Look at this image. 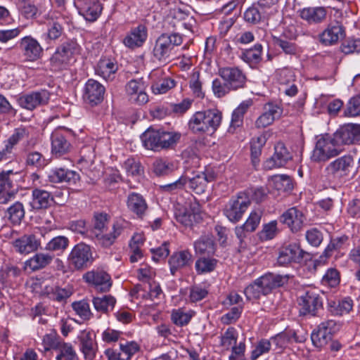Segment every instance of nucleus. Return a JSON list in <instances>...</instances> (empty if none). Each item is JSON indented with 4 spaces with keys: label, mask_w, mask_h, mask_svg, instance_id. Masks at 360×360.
<instances>
[{
    "label": "nucleus",
    "mask_w": 360,
    "mask_h": 360,
    "mask_svg": "<svg viewBox=\"0 0 360 360\" xmlns=\"http://www.w3.org/2000/svg\"><path fill=\"white\" fill-rule=\"evenodd\" d=\"M342 151V149L338 146L333 137L320 136L317 138L310 159L314 162H326L339 155Z\"/></svg>",
    "instance_id": "nucleus-4"
},
{
    "label": "nucleus",
    "mask_w": 360,
    "mask_h": 360,
    "mask_svg": "<svg viewBox=\"0 0 360 360\" xmlns=\"http://www.w3.org/2000/svg\"><path fill=\"white\" fill-rule=\"evenodd\" d=\"M218 260L213 257L202 256L196 259L195 269L199 275L207 274L214 271L217 266Z\"/></svg>",
    "instance_id": "nucleus-45"
},
{
    "label": "nucleus",
    "mask_w": 360,
    "mask_h": 360,
    "mask_svg": "<svg viewBox=\"0 0 360 360\" xmlns=\"http://www.w3.org/2000/svg\"><path fill=\"white\" fill-rule=\"evenodd\" d=\"M148 38V30L143 25L131 29L123 39L125 46L131 49L141 47Z\"/></svg>",
    "instance_id": "nucleus-26"
},
{
    "label": "nucleus",
    "mask_w": 360,
    "mask_h": 360,
    "mask_svg": "<svg viewBox=\"0 0 360 360\" xmlns=\"http://www.w3.org/2000/svg\"><path fill=\"white\" fill-rule=\"evenodd\" d=\"M17 4L20 15L27 20L34 19L41 14L34 2L17 3Z\"/></svg>",
    "instance_id": "nucleus-54"
},
{
    "label": "nucleus",
    "mask_w": 360,
    "mask_h": 360,
    "mask_svg": "<svg viewBox=\"0 0 360 360\" xmlns=\"http://www.w3.org/2000/svg\"><path fill=\"white\" fill-rule=\"evenodd\" d=\"M227 82L219 79H214L212 81V89L214 95L217 98H222L226 96L231 91H233Z\"/></svg>",
    "instance_id": "nucleus-64"
},
{
    "label": "nucleus",
    "mask_w": 360,
    "mask_h": 360,
    "mask_svg": "<svg viewBox=\"0 0 360 360\" xmlns=\"http://www.w3.org/2000/svg\"><path fill=\"white\" fill-rule=\"evenodd\" d=\"M69 264L76 269L86 268L93 262L89 245L80 243L74 246L68 258Z\"/></svg>",
    "instance_id": "nucleus-8"
},
{
    "label": "nucleus",
    "mask_w": 360,
    "mask_h": 360,
    "mask_svg": "<svg viewBox=\"0 0 360 360\" xmlns=\"http://www.w3.org/2000/svg\"><path fill=\"white\" fill-rule=\"evenodd\" d=\"M238 338V333L236 330L233 328H229L221 336L220 344L226 349H229L236 345Z\"/></svg>",
    "instance_id": "nucleus-62"
},
{
    "label": "nucleus",
    "mask_w": 360,
    "mask_h": 360,
    "mask_svg": "<svg viewBox=\"0 0 360 360\" xmlns=\"http://www.w3.org/2000/svg\"><path fill=\"white\" fill-rule=\"evenodd\" d=\"M72 307L76 314L84 321L90 319L92 316L89 304L85 300L73 302L72 304Z\"/></svg>",
    "instance_id": "nucleus-60"
},
{
    "label": "nucleus",
    "mask_w": 360,
    "mask_h": 360,
    "mask_svg": "<svg viewBox=\"0 0 360 360\" xmlns=\"http://www.w3.org/2000/svg\"><path fill=\"white\" fill-rule=\"evenodd\" d=\"M115 302V299L111 295H103L93 299L95 309L102 313H108L109 311L112 310Z\"/></svg>",
    "instance_id": "nucleus-48"
},
{
    "label": "nucleus",
    "mask_w": 360,
    "mask_h": 360,
    "mask_svg": "<svg viewBox=\"0 0 360 360\" xmlns=\"http://www.w3.org/2000/svg\"><path fill=\"white\" fill-rule=\"evenodd\" d=\"M215 176L212 172H200L192 178H188V187L196 194L203 193L209 182L214 180Z\"/></svg>",
    "instance_id": "nucleus-32"
},
{
    "label": "nucleus",
    "mask_w": 360,
    "mask_h": 360,
    "mask_svg": "<svg viewBox=\"0 0 360 360\" xmlns=\"http://www.w3.org/2000/svg\"><path fill=\"white\" fill-rule=\"evenodd\" d=\"M262 46L256 44L252 48L246 49L241 54V59L249 64L259 63L262 58Z\"/></svg>",
    "instance_id": "nucleus-51"
},
{
    "label": "nucleus",
    "mask_w": 360,
    "mask_h": 360,
    "mask_svg": "<svg viewBox=\"0 0 360 360\" xmlns=\"http://www.w3.org/2000/svg\"><path fill=\"white\" fill-rule=\"evenodd\" d=\"M270 184L279 191H290L293 188L291 178L285 174L274 175L270 179Z\"/></svg>",
    "instance_id": "nucleus-49"
},
{
    "label": "nucleus",
    "mask_w": 360,
    "mask_h": 360,
    "mask_svg": "<svg viewBox=\"0 0 360 360\" xmlns=\"http://www.w3.org/2000/svg\"><path fill=\"white\" fill-rule=\"evenodd\" d=\"M195 315V312L192 309H186L185 308L174 309L171 311V321L175 326L184 327L190 323Z\"/></svg>",
    "instance_id": "nucleus-42"
},
{
    "label": "nucleus",
    "mask_w": 360,
    "mask_h": 360,
    "mask_svg": "<svg viewBox=\"0 0 360 360\" xmlns=\"http://www.w3.org/2000/svg\"><path fill=\"white\" fill-rule=\"evenodd\" d=\"M80 350L86 360H93L96 357L97 346L90 333H83L80 338Z\"/></svg>",
    "instance_id": "nucleus-41"
},
{
    "label": "nucleus",
    "mask_w": 360,
    "mask_h": 360,
    "mask_svg": "<svg viewBox=\"0 0 360 360\" xmlns=\"http://www.w3.org/2000/svg\"><path fill=\"white\" fill-rule=\"evenodd\" d=\"M282 112L280 107L271 103L264 106V112L257 119L255 126L257 128H265L271 125L274 121L278 118Z\"/></svg>",
    "instance_id": "nucleus-33"
},
{
    "label": "nucleus",
    "mask_w": 360,
    "mask_h": 360,
    "mask_svg": "<svg viewBox=\"0 0 360 360\" xmlns=\"http://www.w3.org/2000/svg\"><path fill=\"white\" fill-rule=\"evenodd\" d=\"M74 5L79 14L89 22L96 20L102 11V6L98 0H74Z\"/></svg>",
    "instance_id": "nucleus-14"
},
{
    "label": "nucleus",
    "mask_w": 360,
    "mask_h": 360,
    "mask_svg": "<svg viewBox=\"0 0 360 360\" xmlns=\"http://www.w3.org/2000/svg\"><path fill=\"white\" fill-rule=\"evenodd\" d=\"M127 207L129 211L138 219H143L148 210V205L145 198L142 195L135 192L128 195Z\"/></svg>",
    "instance_id": "nucleus-31"
},
{
    "label": "nucleus",
    "mask_w": 360,
    "mask_h": 360,
    "mask_svg": "<svg viewBox=\"0 0 360 360\" xmlns=\"http://www.w3.org/2000/svg\"><path fill=\"white\" fill-rule=\"evenodd\" d=\"M278 233L277 221L274 220L262 226V230L258 233V237L262 241L273 239Z\"/></svg>",
    "instance_id": "nucleus-56"
},
{
    "label": "nucleus",
    "mask_w": 360,
    "mask_h": 360,
    "mask_svg": "<svg viewBox=\"0 0 360 360\" xmlns=\"http://www.w3.org/2000/svg\"><path fill=\"white\" fill-rule=\"evenodd\" d=\"M19 46L26 60L30 62L39 59L44 51L39 42L30 35L22 37Z\"/></svg>",
    "instance_id": "nucleus-16"
},
{
    "label": "nucleus",
    "mask_w": 360,
    "mask_h": 360,
    "mask_svg": "<svg viewBox=\"0 0 360 360\" xmlns=\"http://www.w3.org/2000/svg\"><path fill=\"white\" fill-rule=\"evenodd\" d=\"M64 32L62 25L58 21H50L47 24V30L43 34L42 38L44 41L49 44L58 39Z\"/></svg>",
    "instance_id": "nucleus-47"
},
{
    "label": "nucleus",
    "mask_w": 360,
    "mask_h": 360,
    "mask_svg": "<svg viewBox=\"0 0 360 360\" xmlns=\"http://www.w3.org/2000/svg\"><path fill=\"white\" fill-rule=\"evenodd\" d=\"M252 103L250 100L244 101L233 111L229 132L234 133L237 128L243 125L244 115Z\"/></svg>",
    "instance_id": "nucleus-39"
},
{
    "label": "nucleus",
    "mask_w": 360,
    "mask_h": 360,
    "mask_svg": "<svg viewBox=\"0 0 360 360\" xmlns=\"http://www.w3.org/2000/svg\"><path fill=\"white\" fill-rule=\"evenodd\" d=\"M53 259V256L49 253H37L25 262V269L36 271L49 266Z\"/></svg>",
    "instance_id": "nucleus-38"
},
{
    "label": "nucleus",
    "mask_w": 360,
    "mask_h": 360,
    "mask_svg": "<svg viewBox=\"0 0 360 360\" xmlns=\"http://www.w3.org/2000/svg\"><path fill=\"white\" fill-rule=\"evenodd\" d=\"M311 339L315 347L321 348L331 340L332 336L318 326L317 328L311 333Z\"/></svg>",
    "instance_id": "nucleus-53"
},
{
    "label": "nucleus",
    "mask_w": 360,
    "mask_h": 360,
    "mask_svg": "<svg viewBox=\"0 0 360 360\" xmlns=\"http://www.w3.org/2000/svg\"><path fill=\"white\" fill-rule=\"evenodd\" d=\"M219 75L227 85L236 91L245 86L246 77L243 72L236 67H225L219 70Z\"/></svg>",
    "instance_id": "nucleus-17"
},
{
    "label": "nucleus",
    "mask_w": 360,
    "mask_h": 360,
    "mask_svg": "<svg viewBox=\"0 0 360 360\" xmlns=\"http://www.w3.org/2000/svg\"><path fill=\"white\" fill-rule=\"evenodd\" d=\"M300 18L309 24H317L323 21L326 17V10L323 7H306L300 11Z\"/></svg>",
    "instance_id": "nucleus-37"
},
{
    "label": "nucleus",
    "mask_w": 360,
    "mask_h": 360,
    "mask_svg": "<svg viewBox=\"0 0 360 360\" xmlns=\"http://www.w3.org/2000/svg\"><path fill=\"white\" fill-rule=\"evenodd\" d=\"M196 254L213 255L215 252V243L212 236H204L194 243Z\"/></svg>",
    "instance_id": "nucleus-44"
},
{
    "label": "nucleus",
    "mask_w": 360,
    "mask_h": 360,
    "mask_svg": "<svg viewBox=\"0 0 360 360\" xmlns=\"http://www.w3.org/2000/svg\"><path fill=\"white\" fill-rule=\"evenodd\" d=\"M302 250L297 243H291L283 247L277 259L280 265L284 266L302 258Z\"/></svg>",
    "instance_id": "nucleus-35"
},
{
    "label": "nucleus",
    "mask_w": 360,
    "mask_h": 360,
    "mask_svg": "<svg viewBox=\"0 0 360 360\" xmlns=\"http://www.w3.org/2000/svg\"><path fill=\"white\" fill-rule=\"evenodd\" d=\"M290 276L288 274H278L268 272L259 278L258 281L263 287L264 294H269L273 290L282 287L288 282Z\"/></svg>",
    "instance_id": "nucleus-24"
},
{
    "label": "nucleus",
    "mask_w": 360,
    "mask_h": 360,
    "mask_svg": "<svg viewBox=\"0 0 360 360\" xmlns=\"http://www.w3.org/2000/svg\"><path fill=\"white\" fill-rule=\"evenodd\" d=\"M291 159L292 155L285 146L283 143H278L275 146L274 155L265 162L264 167L268 169L283 167Z\"/></svg>",
    "instance_id": "nucleus-28"
},
{
    "label": "nucleus",
    "mask_w": 360,
    "mask_h": 360,
    "mask_svg": "<svg viewBox=\"0 0 360 360\" xmlns=\"http://www.w3.org/2000/svg\"><path fill=\"white\" fill-rule=\"evenodd\" d=\"M6 216L13 224H19L25 217V209L22 203L17 201L8 207Z\"/></svg>",
    "instance_id": "nucleus-50"
},
{
    "label": "nucleus",
    "mask_w": 360,
    "mask_h": 360,
    "mask_svg": "<svg viewBox=\"0 0 360 360\" xmlns=\"http://www.w3.org/2000/svg\"><path fill=\"white\" fill-rule=\"evenodd\" d=\"M151 90L154 94H163L176 86V82L165 75L162 69H155L149 74Z\"/></svg>",
    "instance_id": "nucleus-13"
},
{
    "label": "nucleus",
    "mask_w": 360,
    "mask_h": 360,
    "mask_svg": "<svg viewBox=\"0 0 360 360\" xmlns=\"http://www.w3.org/2000/svg\"><path fill=\"white\" fill-rule=\"evenodd\" d=\"M120 350L129 360L141 350V345L136 341H125L120 343Z\"/></svg>",
    "instance_id": "nucleus-63"
},
{
    "label": "nucleus",
    "mask_w": 360,
    "mask_h": 360,
    "mask_svg": "<svg viewBox=\"0 0 360 360\" xmlns=\"http://www.w3.org/2000/svg\"><path fill=\"white\" fill-rule=\"evenodd\" d=\"M345 36V29L339 22L329 24L327 27L319 34V40L325 46L335 44L339 39Z\"/></svg>",
    "instance_id": "nucleus-21"
},
{
    "label": "nucleus",
    "mask_w": 360,
    "mask_h": 360,
    "mask_svg": "<svg viewBox=\"0 0 360 360\" xmlns=\"http://www.w3.org/2000/svg\"><path fill=\"white\" fill-rule=\"evenodd\" d=\"M122 168L125 170L127 174L131 176H139L143 171L140 162L136 160L134 158H127L123 162Z\"/></svg>",
    "instance_id": "nucleus-58"
},
{
    "label": "nucleus",
    "mask_w": 360,
    "mask_h": 360,
    "mask_svg": "<svg viewBox=\"0 0 360 360\" xmlns=\"http://www.w3.org/2000/svg\"><path fill=\"white\" fill-rule=\"evenodd\" d=\"M304 340V336H298L296 331L291 329L285 330L270 338L271 344L274 345L275 349L278 350V352H283L293 342H302Z\"/></svg>",
    "instance_id": "nucleus-22"
},
{
    "label": "nucleus",
    "mask_w": 360,
    "mask_h": 360,
    "mask_svg": "<svg viewBox=\"0 0 360 360\" xmlns=\"http://www.w3.org/2000/svg\"><path fill=\"white\" fill-rule=\"evenodd\" d=\"M153 171L156 176H166L174 171V166L171 162L158 159L153 164Z\"/></svg>",
    "instance_id": "nucleus-57"
},
{
    "label": "nucleus",
    "mask_w": 360,
    "mask_h": 360,
    "mask_svg": "<svg viewBox=\"0 0 360 360\" xmlns=\"http://www.w3.org/2000/svg\"><path fill=\"white\" fill-rule=\"evenodd\" d=\"M266 134H262L252 139L250 141L251 158L252 164L256 167L259 162V156L262 154V149L266 142Z\"/></svg>",
    "instance_id": "nucleus-46"
},
{
    "label": "nucleus",
    "mask_w": 360,
    "mask_h": 360,
    "mask_svg": "<svg viewBox=\"0 0 360 360\" xmlns=\"http://www.w3.org/2000/svg\"><path fill=\"white\" fill-rule=\"evenodd\" d=\"M15 250L20 255H28L37 251L41 242L34 234H25L13 242Z\"/></svg>",
    "instance_id": "nucleus-23"
},
{
    "label": "nucleus",
    "mask_w": 360,
    "mask_h": 360,
    "mask_svg": "<svg viewBox=\"0 0 360 360\" xmlns=\"http://www.w3.org/2000/svg\"><path fill=\"white\" fill-rule=\"evenodd\" d=\"M80 46L75 41H68L58 46L51 58V63L56 68H63L79 53Z\"/></svg>",
    "instance_id": "nucleus-6"
},
{
    "label": "nucleus",
    "mask_w": 360,
    "mask_h": 360,
    "mask_svg": "<svg viewBox=\"0 0 360 360\" xmlns=\"http://www.w3.org/2000/svg\"><path fill=\"white\" fill-rule=\"evenodd\" d=\"M299 313L301 316H315L323 307V300L316 288L306 290L298 300Z\"/></svg>",
    "instance_id": "nucleus-5"
},
{
    "label": "nucleus",
    "mask_w": 360,
    "mask_h": 360,
    "mask_svg": "<svg viewBox=\"0 0 360 360\" xmlns=\"http://www.w3.org/2000/svg\"><path fill=\"white\" fill-rule=\"evenodd\" d=\"M122 226L119 223H115L112 226V231L108 234H103V232L95 233V239L96 242L102 246L108 247L113 244L115 239L121 234Z\"/></svg>",
    "instance_id": "nucleus-43"
},
{
    "label": "nucleus",
    "mask_w": 360,
    "mask_h": 360,
    "mask_svg": "<svg viewBox=\"0 0 360 360\" xmlns=\"http://www.w3.org/2000/svg\"><path fill=\"white\" fill-rule=\"evenodd\" d=\"M183 42L181 35L177 33L162 34L155 41L152 50L153 58L159 62H166L175 46H180Z\"/></svg>",
    "instance_id": "nucleus-3"
},
{
    "label": "nucleus",
    "mask_w": 360,
    "mask_h": 360,
    "mask_svg": "<svg viewBox=\"0 0 360 360\" xmlns=\"http://www.w3.org/2000/svg\"><path fill=\"white\" fill-rule=\"evenodd\" d=\"M353 162V158L349 155L337 158L326 167L328 177L330 180L335 181L347 176Z\"/></svg>",
    "instance_id": "nucleus-10"
},
{
    "label": "nucleus",
    "mask_w": 360,
    "mask_h": 360,
    "mask_svg": "<svg viewBox=\"0 0 360 360\" xmlns=\"http://www.w3.org/2000/svg\"><path fill=\"white\" fill-rule=\"evenodd\" d=\"M44 291L50 299L58 302L63 301L71 295V292L69 290L58 287H46Z\"/></svg>",
    "instance_id": "nucleus-61"
},
{
    "label": "nucleus",
    "mask_w": 360,
    "mask_h": 360,
    "mask_svg": "<svg viewBox=\"0 0 360 360\" xmlns=\"http://www.w3.org/2000/svg\"><path fill=\"white\" fill-rule=\"evenodd\" d=\"M353 300L346 297L335 300L329 298L327 300V308L330 313L334 316H343L349 314L353 308Z\"/></svg>",
    "instance_id": "nucleus-34"
},
{
    "label": "nucleus",
    "mask_w": 360,
    "mask_h": 360,
    "mask_svg": "<svg viewBox=\"0 0 360 360\" xmlns=\"http://www.w3.org/2000/svg\"><path fill=\"white\" fill-rule=\"evenodd\" d=\"M192 262L193 255L188 250L174 252L168 260L170 273L175 276L183 269L190 267Z\"/></svg>",
    "instance_id": "nucleus-19"
},
{
    "label": "nucleus",
    "mask_w": 360,
    "mask_h": 360,
    "mask_svg": "<svg viewBox=\"0 0 360 360\" xmlns=\"http://www.w3.org/2000/svg\"><path fill=\"white\" fill-rule=\"evenodd\" d=\"M43 340L46 345L57 352L56 360H79L71 343L53 340L50 335H45Z\"/></svg>",
    "instance_id": "nucleus-12"
},
{
    "label": "nucleus",
    "mask_w": 360,
    "mask_h": 360,
    "mask_svg": "<svg viewBox=\"0 0 360 360\" xmlns=\"http://www.w3.org/2000/svg\"><path fill=\"white\" fill-rule=\"evenodd\" d=\"M181 134L164 130L148 129L142 134L143 146L148 150L160 151L174 146L180 139Z\"/></svg>",
    "instance_id": "nucleus-2"
},
{
    "label": "nucleus",
    "mask_w": 360,
    "mask_h": 360,
    "mask_svg": "<svg viewBox=\"0 0 360 360\" xmlns=\"http://www.w3.org/2000/svg\"><path fill=\"white\" fill-rule=\"evenodd\" d=\"M51 153L56 157L67 154L70 149V143L67 140L65 131L62 129L54 130L51 135Z\"/></svg>",
    "instance_id": "nucleus-30"
},
{
    "label": "nucleus",
    "mask_w": 360,
    "mask_h": 360,
    "mask_svg": "<svg viewBox=\"0 0 360 360\" xmlns=\"http://www.w3.org/2000/svg\"><path fill=\"white\" fill-rule=\"evenodd\" d=\"M86 282L92 284L101 292H105L111 287L110 276L101 270H93L86 273L84 276Z\"/></svg>",
    "instance_id": "nucleus-29"
},
{
    "label": "nucleus",
    "mask_w": 360,
    "mask_h": 360,
    "mask_svg": "<svg viewBox=\"0 0 360 360\" xmlns=\"http://www.w3.org/2000/svg\"><path fill=\"white\" fill-rule=\"evenodd\" d=\"M187 182L188 177L182 175L176 181L172 183L160 186V188L165 193H176L184 188Z\"/></svg>",
    "instance_id": "nucleus-59"
},
{
    "label": "nucleus",
    "mask_w": 360,
    "mask_h": 360,
    "mask_svg": "<svg viewBox=\"0 0 360 360\" xmlns=\"http://www.w3.org/2000/svg\"><path fill=\"white\" fill-rule=\"evenodd\" d=\"M49 181L51 183H68L76 184L80 179L79 174L72 170L62 167H54L50 169L48 173Z\"/></svg>",
    "instance_id": "nucleus-27"
},
{
    "label": "nucleus",
    "mask_w": 360,
    "mask_h": 360,
    "mask_svg": "<svg viewBox=\"0 0 360 360\" xmlns=\"http://www.w3.org/2000/svg\"><path fill=\"white\" fill-rule=\"evenodd\" d=\"M333 139L338 147L360 141V124H347L340 127L333 134Z\"/></svg>",
    "instance_id": "nucleus-11"
},
{
    "label": "nucleus",
    "mask_w": 360,
    "mask_h": 360,
    "mask_svg": "<svg viewBox=\"0 0 360 360\" xmlns=\"http://www.w3.org/2000/svg\"><path fill=\"white\" fill-rule=\"evenodd\" d=\"M26 141L27 146H33L37 141V131L32 126L16 128L13 134L6 141L12 148L20 141Z\"/></svg>",
    "instance_id": "nucleus-18"
},
{
    "label": "nucleus",
    "mask_w": 360,
    "mask_h": 360,
    "mask_svg": "<svg viewBox=\"0 0 360 360\" xmlns=\"http://www.w3.org/2000/svg\"><path fill=\"white\" fill-rule=\"evenodd\" d=\"M51 93L44 89L22 94L18 98L19 105L28 110L48 104Z\"/></svg>",
    "instance_id": "nucleus-9"
},
{
    "label": "nucleus",
    "mask_w": 360,
    "mask_h": 360,
    "mask_svg": "<svg viewBox=\"0 0 360 360\" xmlns=\"http://www.w3.org/2000/svg\"><path fill=\"white\" fill-rule=\"evenodd\" d=\"M250 205L248 196L240 193L236 198H231L225 205L224 214L233 223L240 221Z\"/></svg>",
    "instance_id": "nucleus-7"
},
{
    "label": "nucleus",
    "mask_w": 360,
    "mask_h": 360,
    "mask_svg": "<svg viewBox=\"0 0 360 360\" xmlns=\"http://www.w3.org/2000/svg\"><path fill=\"white\" fill-rule=\"evenodd\" d=\"M126 93L130 102L143 105L148 101L146 86L142 79H131L126 85Z\"/></svg>",
    "instance_id": "nucleus-15"
},
{
    "label": "nucleus",
    "mask_w": 360,
    "mask_h": 360,
    "mask_svg": "<svg viewBox=\"0 0 360 360\" xmlns=\"http://www.w3.org/2000/svg\"><path fill=\"white\" fill-rule=\"evenodd\" d=\"M244 294L248 300H257L261 295H266L258 278L245 288Z\"/></svg>",
    "instance_id": "nucleus-55"
},
{
    "label": "nucleus",
    "mask_w": 360,
    "mask_h": 360,
    "mask_svg": "<svg viewBox=\"0 0 360 360\" xmlns=\"http://www.w3.org/2000/svg\"><path fill=\"white\" fill-rule=\"evenodd\" d=\"M222 120V114L217 109L195 112L188 121L190 130L196 134L214 132Z\"/></svg>",
    "instance_id": "nucleus-1"
},
{
    "label": "nucleus",
    "mask_w": 360,
    "mask_h": 360,
    "mask_svg": "<svg viewBox=\"0 0 360 360\" xmlns=\"http://www.w3.org/2000/svg\"><path fill=\"white\" fill-rule=\"evenodd\" d=\"M69 239L63 236H58L51 239L45 246V250L49 252H64L69 245Z\"/></svg>",
    "instance_id": "nucleus-52"
},
{
    "label": "nucleus",
    "mask_w": 360,
    "mask_h": 360,
    "mask_svg": "<svg viewBox=\"0 0 360 360\" xmlns=\"http://www.w3.org/2000/svg\"><path fill=\"white\" fill-rule=\"evenodd\" d=\"M118 65L116 62L110 58H101L99 60L96 73L105 80H112L115 78Z\"/></svg>",
    "instance_id": "nucleus-36"
},
{
    "label": "nucleus",
    "mask_w": 360,
    "mask_h": 360,
    "mask_svg": "<svg viewBox=\"0 0 360 360\" xmlns=\"http://www.w3.org/2000/svg\"><path fill=\"white\" fill-rule=\"evenodd\" d=\"M304 220L305 217L302 212L295 207L289 208L280 217V221L293 233L298 232L302 229Z\"/></svg>",
    "instance_id": "nucleus-20"
},
{
    "label": "nucleus",
    "mask_w": 360,
    "mask_h": 360,
    "mask_svg": "<svg viewBox=\"0 0 360 360\" xmlns=\"http://www.w3.org/2000/svg\"><path fill=\"white\" fill-rule=\"evenodd\" d=\"M53 198L49 192L34 188L32 192V200L30 204L34 210L44 209L49 206Z\"/></svg>",
    "instance_id": "nucleus-40"
},
{
    "label": "nucleus",
    "mask_w": 360,
    "mask_h": 360,
    "mask_svg": "<svg viewBox=\"0 0 360 360\" xmlns=\"http://www.w3.org/2000/svg\"><path fill=\"white\" fill-rule=\"evenodd\" d=\"M105 87L98 81L89 79L85 84L84 98L91 105L100 103L104 97Z\"/></svg>",
    "instance_id": "nucleus-25"
}]
</instances>
